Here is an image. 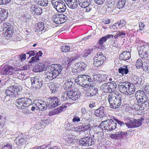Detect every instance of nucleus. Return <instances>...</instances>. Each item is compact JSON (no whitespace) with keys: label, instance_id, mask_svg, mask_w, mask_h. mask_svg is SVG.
I'll use <instances>...</instances> for the list:
<instances>
[{"label":"nucleus","instance_id":"nucleus-59","mask_svg":"<svg viewBox=\"0 0 149 149\" xmlns=\"http://www.w3.org/2000/svg\"><path fill=\"white\" fill-rule=\"evenodd\" d=\"M26 54H21L19 56V59L21 61L23 62L25 61L26 58Z\"/></svg>","mask_w":149,"mask_h":149},{"label":"nucleus","instance_id":"nucleus-26","mask_svg":"<svg viewBox=\"0 0 149 149\" xmlns=\"http://www.w3.org/2000/svg\"><path fill=\"white\" fill-rule=\"evenodd\" d=\"M93 77L94 80L99 83H102L106 79V77L103 75L99 74H94Z\"/></svg>","mask_w":149,"mask_h":149},{"label":"nucleus","instance_id":"nucleus-50","mask_svg":"<svg viewBox=\"0 0 149 149\" xmlns=\"http://www.w3.org/2000/svg\"><path fill=\"white\" fill-rule=\"evenodd\" d=\"M36 28L39 31H43L45 29L44 24L43 22H39L37 24Z\"/></svg>","mask_w":149,"mask_h":149},{"label":"nucleus","instance_id":"nucleus-14","mask_svg":"<svg viewBox=\"0 0 149 149\" xmlns=\"http://www.w3.org/2000/svg\"><path fill=\"white\" fill-rule=\"evenodd\" d=\"M32 136H29L27 135V133H26V134L24 135H23L21 137L20 136H18L17 137L15 140H14L15 142L17 145L20 146L24 144H26L28 143L27 142L29 140V138H31Z\"/></svg>","mask_w":149,"mask_h":149},{"label":"nucleus","instance_id":"nucleus-36","mask_svg":"<svg viewBox=\"0 0 149 149\" xmlns=\"http://www.w3.org/2000/svg\"><path fill=\"white\" fill-rule=\"evenodd\" d=\"M129 86L127 90V92H126L127 95L129 94L131 95L134 94L135 91V88L134 85L133 84H131L130 82L129 84Z\"/></svg>","mask_w":149,"mask_h":149},{"label":"nucleus","instance_id":"nucleus-57","mask_svg":"<svg viewBox=\"0 0 149 149\" xmlns=\"http://www.w3.org/2000/svg\"><path fill=\"white\" fill-rule=\"evenodd\" d=\"M13 145L11 143H8L2 146L1 149H12Z\"/></svg>","mask_w":149,"mask_h":149},{"label":"nucleus","instance_id":"nucleus-3","mask_svg":"<svg viewBox=\"0 0 149 149\" xmlns=\"http://www.w3.org/2000/svg\"><path fill=\"white\" fill-rule=\"evenodd\" d=\"M107 99L110 107L114 109H116L120 106L123 100L121 95H119L115 96L112 94L109 95Z\"/></svg>","mask_w":149,"mask_h":149},{"label":"nucleus","instance_id":"nucleus-58","mask_svg":"<svg viewBox=\"0 0 149 149\" xmlns=\"http://www.w3.org/2000/svg\"><path fill=\"white\" fill-rule=\"evenodd\" d=\"M87 65L84 63H82L79 64V68L81 71H83L85 70Z\"/></svg>","mask_w":149,"mask_h":149},{"label":"nucleus","instance_id":"nucleus-19","mask_svg":"<svg viewBox=\"0 0 149 149\" xmlns=\"http://www.w3.org/2000/svg\"><path fill=\"white\" fill-rule=\"evenodd\" d=\"M67 106L65 104H63L61 106L55 109L53 111H50L49 113L50 116L58 114L62 111H64L66 109Z\"/></svg>","mask_w":149,"mask_h":149},{"label":"nucleus","instance_id":"nucleus-51","mask_svg":"<svg viewBox=\"0 0 149 149\" xmlns=\"http://www.w3.org/2000/svg\"><path fill=\"white\" fill-rule=\"evenodd\" d=\"M134 83L137 85H140L142 82V79L140 77H135L134 78Z\"/></svg>","mask_w":149,"mask_h":149},{"label":"nucleus","instance_id":"nucleus-37","mask_svg":"<svg viewBox=\"0 0 149 149\" xmlns=\"http://www.w3.org/2000/svg\"><path fill=\"white\" fill-rule=\"evenodd\" d=\"M91 125L90 124L86 123L83 125L79 127V128L80 130H79V131H82V132H85L86 131H90L91 129Z\"/></svg>","mask_w":149,"mask_h":149},{"label":"nucleus","instance_id":"nucleus-61","mask_svg":"<svg viewBox=\"0 0 149 149\" xmlns=\"http://www.w3.org/2000/svg\"><path fill=\"white\" fill-rule=\"evenodd\" d=\"M36 51L35 50L27 52L26 54L28 55H29V57H30L32 56H34L36 55Z\"/></svg>","mask_w":149,"mask_h":149},{"label":"nucleus","instance_id":"nucleus-60","mask_svg":"<svg viewBox=\"0 0 149 149\" xmlns=\"http://www.w3.org/2000/svg\"><path fill=\"white\" fill-rule=\"evenodd\" d=\"M34 12L36 15H40L42 13V10L40 8H35Z\"/></svg>","mask_w":149,"mask_h":149},{"label":"nucleus","instance_id":"nucleus-41","mask_svg":"<svg viewBox=\"0 0 149 149\" xmlns=\"http://www.w3.org/2000/svg\"><path fill=\"white\" fill-rule=\"evenodd\" d=\"M60 49L63 52L66 53L68 52H71L73 50V49L70 46H61L60 47Z\"/></svg>","mask_w":149,"mask_h":149},{"label":"nucleus","instance_id":"nucleus-7","mask_svg":"<svg viewBox=\"0 0 149 149\" xmlns=\"http://www.w3.org/2000/svg\"><path fill=\"white\" fill-rule=\"evenodd\" d=\"M92 80L91 78L89 76L85 75H78L75 80V82L79 85L84 87L86 86L87 82H91Z\"/></svg>","mask_w":149,"mask_h":149},{"label":"nucleus","instance_id":"nucleus-10","mask_svg":"<svg viewBox=\"0 0 149 149\" xmlns=\"http://www.w3.org/2000/svg\"><path fill=\"white\" fill-rule=\"evenodd\" d=\"M17 72L18 71L15 68L8 65H5L1 70V73L5 75L13 74L15 76V74L17 73Z\"/></svg>","mask_w":149,"mask_h":149},{"label":"nucleus","instance_id":"nucleus-25","mask_svg":"<svg viewBox=\"0 0 149 149\" xmlns=\"http://www.w3.org/2000/svg\"><path fill=\"white\" fill-rule=\"evenodd\" d=\"M107 120L108 119L102 122L99 125V127H98V129H100V131L99 132H96V134H97V133L99 134L101 133L103 128L104 130H108V123Z\"/></svg>","mask_w":149,"mask_h":149},{"label":"nucleus","instance_id":"nucleus-33","mask_svg":"<svg viewBox=\"0 0 149 149\" xmlns=\"http://www.w3.org/2000/svg\"><path fill=\"white\" fill-rule=\"evenodd\" d=\"M98 88H97L93 87H91L88 93V96L90 97L95 96L98 93Z\"/></svg>","mask_w":149,"mask_h":149},{"label":"nucleus","instance_id":"nucleus-23","mask_svg":"<svg viewBox=\"0 0 149 149\" xmlns=\"http://www.w3.org/2000/svg\"><path fill=\"white\" fill-rule=\"evenodd\" d=\"M107 121L108 123V130L111 131L114 130L116 127V123L111 119H108Z\"/></svg>","mask_w":149,"mask_h":149},{"label":"nucleus","instance_id":"nucleus-17","mask_svg":"<svg viewBox=\"0 0 149 149\" xmlns=\"http://www.w3.org/2000/svg\"><path fill=\"white\" fill-rule=\"evenodd\" d=\"M69 97L70 100L75 101L79 99L80 97L81 93L78 91H74L72 89H69Z\"/></svg>","mask_w":149,"mask_h":149},{"label":"nucleus","instance_id":"nucleus-49","mask_svg":"<svg viewBox=\"0 0 149 149\" xmlns=\"http://www.w3.org/2000/svg\"><path fill=\"white\" fill-rule=\"evenodd\" d=\"M36 1L37 4L43 6H47L48 3V0H37Z\"/></svg>","mask_w":149,"mask_h":149},{"label":"nucleus","instance_id":"nucleus-48","mask_svg":"<svg viewBox=\"0 0 149 149\" xmlns=\"http://www.w3.org/2000/svg\"><path fill=\"white\" fill-rule=\"evenodd\" d=\"M111 92H113L117 87L116 84L114 81L108 82Z\"/></svg>","mask_w":149,"mask_h":149},{"label":"nucleus","instance_id":"nucleus-47","mask_svg":"<svg viewBox=\"0 0 149 149\" xmlns=\"http://www.w3.org/2000/svg\"><path fill=\"white\" fill-rule=\"evenodd\" d=\"M113 119L116 121V123H117L119 125H120L121 127H124L125 125L127 126L128 127V125H129V123H124L123 121L118 119L114 117L113 118Z\"/></svg>","mask_w":149,"mask_h":149},{"label":"nucleus","instance_id":"nucleus-2","mask_svg":"<svg viewBox=\"0 0 149 149\" xmlns=\"http://www.w3.org/2000/svg\"><path fill=\"white\" fill-rule=\"evenodd\" d=\"M33 99V96L31 94H26L23 97L17 100L16 105L19 109H24L33 104L31 100Z\"/></svg>","mask_w":149,"mask_h":149},{"label":"nucleus","instance_id":"nucleus-34","mask_svg":"<svg viewBox=\"0 0 149 149\" xmlns=\"http://www.w3.org/2000/svg\"><path fill=\"white\" fill-rule=\"evenodd\" d=\"M47 66L48 65H47L40 63L38 64V65L36 67V70L38 72H41L44 70H45Z\"/></svg>","mask_w":149,"mask_h":149},{"label":"nucleus","instance_id":"nucleus-11","mask_svg":"<svg viewBox=\"0 0 149 149\" xmlns=\"http://www.w3.org/2000/svg\"><path fill=\"white\" fill-rule=\"evenodd\" d=\"M95 140L94 139H93L90 136H85L80 139L79 142L81 146H89L95 144Z\"/></svg>","mask_w":149,"mask_h":149},{"label":"nucleus","instance_id":"nucleus-21","mask_svg":"<svg viewBox=\"0 0 149 149\" xmlns=\"http://www.w3.org/2000/svg\"><path fill=\"white\" fill-rule=\"evenodd\" d=\"M13 25L10 23L5 22V21H0V31H5L8 29H10Z\"/></svg>","mask_w":149,"mask_h":149},{"label":"nucleus","instance_id":"nucleus-16","mask_svg":"<svg viewBox=\"0 0 149 149\" xmlns=\"http://www.w3.org/2000/svg\"><path fill=\"white\" fill-rule=\"evenodd\" d=\"M33 104L36 106V109L38 110L42 111L45 110L47 108H48L47 104L46 102L44 101L40 100H36Z\"/></svg>","mask_w":149,"mask_h":149},{"label":"nucleus","instance_id":"nucleus-64","mask_svg":"<svg viewBox=\"0 0 149 149\" xmlns=\"http://www.w3.org/2000/svg\"><path fill=\"white\" fill-rule=\"evenodd\" d=\"M143 91L146 94H149V85H146L143 88Z\"/></svg>","mask_w":149,"mask_h":149},{"label":"nucleus","instance_id":"nucleus-43","mask_svg":"<svg viewBox=\"0 0 149 149\" xmlns=\"http://www.w3.org/2000/svg\"><path fill=\"white\" fill-rule=\"evenodd\" d=\"M146 95L141 90L136 91L135 94V96L137 100H139L140 98L143 97H143H144Z\"/></svg>","mask_w":149,"mask_h":149},{"label":"nucleus","instance_id":"nucleus-30","mask_svg":"<svg viewBox=\"0 0 149 149\" xmlns=\"http://www.w3.org/2000/svg\"><path fill=\"white\" fill-rule=\"evenodd\" d=\"M129 67L127 65H124L120 68L118 69L119 73L122 75L127 74L129 72Z\"/></svg>","mask_w":149,"mask_h":149},{"label":"nucleus","instance_id":"nucleus-63","mask_svg":"<svg viewBox=\"0 0 149 149\" xmlns=\"http://www.w3.org/2000/svg\"><path fill=\"white\" fill-rule=\"evenodd\" d=\"M132 109L136 111H139V110H140V107H139V104H138L134 105L132 106Z\"/></svg>","mask_w":149,"mask_h":149},{"label":"nucleus","instance_id":"nucleus-39","mask_svg":"<svg viewBox=\"0 0 149 149\" xmlns=\"http://www.w3.org/2000/svg\"><path fill=\"white\" fill-rule=\"evenodd\" d=\"M69 89L62 93L61 95V100L65 101L66 100H69L70 99L68 98L69 94Z\"/></svg>","mask_w":149,"mask_h":149},{"label":"nucleus","instance_id":"nucleus-5","mask_svg":"<svg viewBox=\"0 0 149 149\" xmlns=\"http://www.w3.org/2000/svg\"><path fill=\"white\" fill-rule=\"evenodd\" d=\"M106 59L105 54L102 52H98L94 58L93 64L95 67H100L103 64Z\"/></svg>","mask_w":149,"mask_h":149},{"label":"nucleus","instance_id":"nucleus-28","mask_svg":"<svg viewBox=\"0 0 149 149\" xmlns=\"http://www.w3.org/2000/svg\"><path fill=\"white\" fill-rule=\"evenodd\" d=\"M104 110V108L101 107L95 111V114L97 117H103L105 114Z\"/></svg>","mask_w":149,"mask_h":149},{"label":"nucleus","instance_id":"nucleus-55","mask_svg":"<svg viewBox=\"0 0 149 149\" xmlns=\"http://www.w3.org/2000/svg\"><path fill=\"white\" fill-rule=\"evenodd\" d=\"M148 97L146 95V96L143 97L142 98H140L139 100H138L137 101L138 103L140 104L143 102H147H147H148Z\"/></svg>","mask_w":149,"mask_h":149},{"label":"nucleus","instance_id":"nucleus-24","mask_svg":"<svg viewBox=\"0 0 149 149\" xmlns=\"http://www.w3.org/2000/svg\"><path fill=\"white\" fill-rule=\"evenodd\" d=\"M130 57V53L129 52H124L120 55L119 58L120 60L126 61Z\"/></svg>","mask_w":149,"mask_h":149},{"label":"nucleus","instance_id":"nucleus-54","mask_svg":"<svg viewBox=\"0 0 149 149\" xmlns=\"http://www.w3.org/2000/svg\"><path fill=\"white\" fill-rule=\"evenodd\" d=\"M39 61V58H38V57L35 56L31 58V60L29 61V62L30 63L34 64L37 62Z\"/></svg>","mask_w":149,"mask_h":149},{"label":"nucleus","instance_id":"nucleus-52","mask_svg":"<svg viewBox=\"0 0 149 149\" xmlns=\"http://www.w3.org/2000/svg\"><path fill=\"white\" fill-rule=\"evenodd\" d=\"M147 103V102H143L140 104L138 103L140 107L141 111L145 109H148V105Z\"/></svg>","mask_w":149,"mask_h":149},{"label":"nucleus","instance_id":"nucleus-6","mask_svg":"<svg viewBox=\"0 0 149 149\" xmlns=\"http://www.w3.org/2000/svg\"><path fill=\"white\" fill-rule=\"evenodd\" d=\"M146 119L143 117H141L138 119H133L130 118L128 119L129 122L128 128H134L137 127L141 126L142 123H144Z\"/></svg>","mask_w":149,"mask_h":149},{"label":"nucleus","instance_id":"nucleus-8","mask_svg":"<svg viewBox=\"0 0 149 149\" xmlns=\"http://www.w3.org/2000/svg\"><path fill=\"white\" fill-rule=\"evenodd\" d=\"M52 19L55 24H61L65 22L68 19V18L65 15L56 13L53 15Z\"/></svg>","mask_w":149,"mask_h":149},{"label":"nucleus","instance_id":"nucleus-56","mask_svg":"<svg viewBox=\"0 0 149 149\" xmlns=\"http://www.w3.org/2000/svg\"><path fill=\"white\" fill-rule=\"evenodd\" d=\"M143 64L141 59H139L137 61L136 66L138 68H140L143 67Z\"/></svg>","mask_w":149,"mask_h":149},{"label":"nucleus","instance_id":"nucleus-27","mask_svg":"<svg viewBox=\"0 0 149 149\" xmlns=\"http://www.w3.org/2000/svg\"><path fill=\"white\" fill-rule=\"evenodd\" d=\"M15 29L13 26L5 31V34L10 38H12L15 35Z\"/></svg>","mask_w":149,"mask_h":149},{"label":"nucleus","instance_id":"nucleus-4","mask_svg":"<svg viewBox=\"0 0 149 149\" xmlns=\"http://www.w3.org/2000/svg\"><path fill=\"white\" fill-rule=\"evenodd\" d=\"M52 3L54 7L59 13H63L65 11L66 6L62 0H53Z\"/></svg>","mask_w":149,"mask_h":149},{"label":"nucleus","instance_id":"nucleus-44","mask_svg":"<svg viewBox=\"0 0 149 149\" xmlns=\"http://www.w3.org/2000/svg\"><path fill=\"white\" fill-rule=\"evenodd\" d=\"M49 88L52 93L55 94L58 91V87L54 83H53L50 85Z\"/></svg>","mask_w":149,"mask_h":149},{"label":"nucleus","instance_id":"nucleus-13","mask_svg":"<svg viewBox=\"0 0 149 149\" xmlns=\"http://www.w3.org/2000/svg\"><path fill=\"white\" fill-rule=\"evenodd\" d=\"M140 56L142 58H147L149 56V46L143 45L137 48Z\"/></svg>","mask_w":149,"mask_h":149},{"label":"nucleus","instance_id":"nucleus-15","mask_svg":"<svg viewBox=\"0 0 149 149\" xmlns=\"http://www.w3.org/2000/svg\"><path fill=\"white\" fill-rule=\"evenodd\" d=\"M5 93L6 96H5L2 98L3 101L5 102H7L10 100V97L13 96H15L14 87L11 86L6 89L5 91Z\"/></svg>","mask_w":149,"mask_h":149},{"label":"nucleus","instance_id":"nucleus-53","mask_svg":"<svg viewBox=\"0 0 149 149\" xmlns=\"http://www.w3.org/2000/svg\"><path fill=\"white\" fill-rule=\"evenodd\" d=\"M80 121V119L77 116V114L73 116L72 119V121L73 123L77 124Z\"/></svg>","mask_w":149,"mask_h":149},{"label":"nucleus","instance_id":"nucleus-29","mask_svg":"<svg viewBox=\"0 0 149 149\" xmlns=\"http://www.w3.org/2000/svg\"><path fill=\"white\" fill-rule=\"evenodd\" d=\"M100 89L103 92L106 93H111L108 83H106L102 84L100 87Z\"/></svg>","mask_w":149,"mask_h":149},{"label":"nucleus","instance_id":"nucleus-31","mask_svg":"<svg viewBox=\"0 0 149 149\" xmlns=\"http://www.w3.org/2000/svg\"><path fill=\"white\" fill-rule=\"evenodd\" d=\"M74 82L71 80V79H69L66 81L64 83V88L65 90L72 89L74 86Z\"/></svg>","mask_w":149,"mask_h":149},{"label":"nucleus","instance_id":"nucleus-38","mask_svg":"<svg viewBox=\"0 0 149 149\" xmlns=\"http://www.w3.org/2000/svg\"><path fill=\"white\" fill-rule=\"evenodd\" d=\"M14 89L15 96L17 95H20L22 94V86L20 85H17L13 86Z\"/></svg>","mask_w":149,"mask_h":149},{"label":"nucleus","instance_id":"nucleus-9","mask_svg":"<svg viewBox=\"0 0 149 149\" xmlns=\"http://www.w3.org/2000/svg\"><path fill=\"white\" fill-rule=\"evenodd\" d=\"M31 81L32 86L36 89L40 88L43 84V79L39 76H36L31 78Z\"/></svg>","mask_w":149,"mask_h":149},{"label":"nucleus","instance_id":"nucleus-42","mask_svg":"<svg viewBox=\"0 0 149 149\" xmlns=\"http://www.w3.org/2000/svg\"><path fill=\"white\" fill-rule=\"evenodd\" d=\"M8 12L5 9H2L0 10V14L1 15L0 21H5L8 17Z\"/></svg>","mask_w":149,"mask_h":149},{"label":"nucleus","instance_id":"nucleus-1","mask_svg":"<svg viewBox=\"0 0 149 149\" xmlns=\"http://www.w3.org/2000/svg\"><path fill=\"white\" fill-rule=\"evenodd\" d=\"M63 67L60 64H48L44 78L47 81L52 80L61 74Z\"/></svg>","mask_w":149,"mask_h":149},{"label":"nucleus","instance_id":"nucleus-62","mask_svg":"<svg viewBox=\"0 0 149 149\" xmlns=\"http://www.w3.org/2000/svg\"><path fill=\"white\" fill-rule=\"evenodd\" d=\"M11 0H0V5L7 4L9 3Z\"/></svg>","mask_w":149,"mask_h":149},{"label":"nucleus","instance_id":"nucleus-18","mask_svg":"<svg viewBox=\"0 0 149 149\" xmlns=\"http://www.w3.org/2000/svg\"><path fill=\"white\" fill-rule=\"evenodd\" d=\"M129 84L130 82L127 81L120 82L118 85L119 90L122 93L126 94Z\"/></svg>","mask_w":149,"mask_h":149},{"label":"nucleus","instance_id":"nucleus-22","mask_svg":"<svg viewBox=\"0 0 149 149\" xmlns=\"http://www.w3.org/2000/svg\"><path fill=\"white\" fill-rule=\"evenodd\" d=\"M128 132L119 131L116 132L115 134H112L111 136L112 138L116 139H122L125 137Z\"/></svg>","mask_w":149,"mask_h":149},{"label":"nucleus","instance_id":"nucleus-20","mask_svg":"<svg viewBox=\"0 0 149 149\" xmlns=\"http://www.w3.org/2000/svg\"><path fill=\"white\" fill-rule=\"evenodd\" d=\"M65 1L68 6L72 9H75L78 6L79 3L77 0H65Z\"/></svg>","mask_w":149,"mask_h":149},{"label":"nucleus","instance_id":"nucleus-40","mask_svg":"<svg viewBox=\"0 0 149 149\" xmlns=\"http://www.w3.org/2000/svg\"><path fill=\"white\" fill-rule=\"evenodd\" d=\"M90 0H78L79 5L81 7L84 8L90 3Z\"/></svg>","mask_w":149,"mask_h":149},{"label":"nucleus","instance_id":"nucleus-46","mask_svg":"<svg viewBox=\"0 0 149 149\" xmlns=\"http://www.w3.org/2000/svg\"><path fill=\"white\" fill-rule=\"evenodd\" d=\"M125 0H118L116 5V7L119 9L123 8L125 7Z\"/></svg>","mask_w":149,"mask_h":149},{"label":"nucleus","instance_id":"nucleus-12","mask_svg":"<svg viewBox=\"0 0 149 149\" xmlns=\"http://www.w3.org/2000/svg\"><path fill=\"white\" fill-rule=\"evenodd\" d=\"M60 100L56 97H50L49 98L47 101L48 108L52 109L61 104Z\"/></svg>","mask_w":149,"mask_h":149},{"label":"nucleus","instance_id":"nucleus-32","mask_svg":"<svg viewBox=\"0 0 149 149\" xmlns=\"http://www.w3.org/2000/svg\"><path fill=\"white\" fill-rule=\"evenodd\" d=\"M113 36L112 35L109 34L106 35L100 38L98 42V43L100 46H101L106 41L108 38H113Z\"/></svg>","mask_w":149,"mask_h":149},{"label":"nucleus","instance_id":"nucleus-45","mask_svg":"<svg viewBox=\"0 0 149 149\" xmlns=\"http://www.w3.org/2000/svg\"><path fill=\"white\" fill-rule=\"evenodd\" d=\"M126 35L125 32L123 31H119L116 33L114 37L116 39H117L118 37L123 38L125 37Z\"/></svg>","mask_w":149,"mask_h":149},{"label":"nucleus","instance_id":"nucleus-35","mask_svg":"<svg viewBox=\"0 0 149 149\" xmlns=\"http://www.w3.org/2000/svg\"><path fill=\"white\" fill-rule=\"evenodd\" d=\"M65 139L66 141L70 143H74L77 142V139H75V137L71 135H66L65 136Z\"/></svg>","mask_w":149,"mask_h":149}]
</instances>
